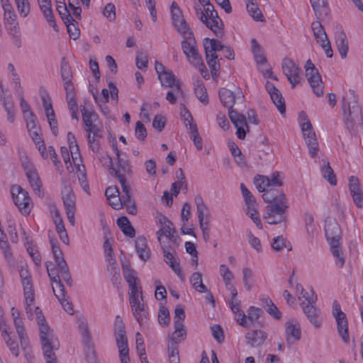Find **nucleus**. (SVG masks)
Segmentation results:
<instances>
[{"label":"nucleus","mask_w":363,"mask_h":363,"mask_svg":"<svg viewBox=\"0 0 363 363\" xmlns=\"http://www.w3.org/2000/svg\"><path fill=\"white\" fill-rule=\"evenodd\" d=\"M50 242L53 257L57 265L56 267H51L52 263H50V264H47L46 265L48 274L52 284V290L65 311L69 314H72L74 312L72 305L65 299V286L62 284V280H63L67 285H72V277L69 267L63 257V253L57 245V241L52 238Z\"/></svg>","instance_id":"nucleus-1"},{"label":"nucleus","mask_w":363,"mask_h":363,"mask_svg":"<svg viewBox=\"0 0 363 363\" xmlns=\"http://www.w3.org/2000/svg\"><path fill=\"white\" fill-rule=\"evenodd\" d=\"M11 194L15 205L23 215H28L33 208V202L28 193L19 185H13Z\"/></svg>","instance_id":"nucleus-7"},{"label":"nucleus","mask_w":363,"mask_h":363,"mask_svg":"<svg viewBox=\"0 0 363 363\" xmlns=\"http://www.w3.org/2000/svg\"><path fill=\"white\" fill-rule=\"evenodd\" d=\"M335 43L340 57L342 59H345L347 57L349 46L346 34L343 31L339 32L336 34Z\"/></svg>","instance_id":"nucleus-32"},{"label":"nucleus","mask_w":363,"mask_h":363,"mask_svg":"<svg viewBox=\"0 0 363 363\" xmlns=\"http://www.w3.org/2000/svg\"><path fill=\"white\" fill-rule=\"evenodd\" d=\"M40 131V130H34L33 132H30L29 133L32 140H33L36 147H38L41 156L43 158L47 159L48 155L47 153H45V145L44 141L42 140V138L39 133Z\"/></svg>","instance_id":"nucleus-44"},{"label":"nucleus","mask_w":363,"mask_h":363,"mask_svg":"<svg viewBox=\"0 0 363 363\" xmlns=\"http://www.w3.org/2000/svg\"><path fill=\"white\" fill-rule=\"evenodd\" d=\"M194 90L197 99L203 104H207L208 103V97L203 84H198Z\"/></svg>","instance_id":"nucleus-61"},{"label":"nucleus","mask_w":363,"mask_h":363,"mask_svg":"<svg viewBox=\"0 0 363 363\" xmlns=\"http://www.w3.org/2000/svg\"><path fill=\"white\" fill-rule=\"evenodd\" d=\"M349 188L354 203L359 208L362 207L363 197L359 187V179L357 177H351L350 178Z\"/></svg>","instance_id":"nucleus-26"},{"label":"nucleus","mask_w":363,"mask_h":363,"mask_svg":"<svg viewBox=\"0 0 363 363\" xmlns=\"http://www.w3.org/2000/svg\"><path fill=\"white\" fill-rule=\"evenodd\" d=\"M310 2L318 18L328 14L327 0H310Z\"/></svg>","instance_id":"nucleus-41"},{"label":"nucleus","mask_w":363,"mask_h":363,"mask_svg":"<svg viewBox=\"0 0 363 363\" xmlns=\"http://www.w3.org/2000/svg\"><path fill=\"white\" fill-rule=\"evenodd\" d=\"M17 10L23 18L28 16L30 11V6L28 0H14Z\"/></svg>","instance_id":"nucleus-54"},{"label":"nucleus","mask_w":363,"mask_h":363,"mask_svg":"<svg viewBox=\"0 0 363 363\" xmlns=\"http://www.w3.org/2000/svg\"><path fill=\"white\" fill-rule=\"evenodd\" d=\"M298 121L300 126L301 128L303 135H306L307 129H310V128H311L312 124L310 120L308 119L307 114L305 112L301 111L299 113Z\"/></svg>","instance_id":"nucleus-62"},{"label":"nucleus","mask_w":363,"mask_h":363,"mask_svg":"<svg viewBox=\"0 0 363 363\" xmlns=\"http://www.w3.org/2000/svg\"><path fill=\"white\" fill-rule=\"evenodd\" d=\"M82 113L84 128L88 127L89 124H94L98 119V115L95 112L90 111L85 107L82 109Z\"/></svg>","instance_id":"nucleus-51"},{"label":"nucleus","mask_w":363,"mask_h":363,"mask_svg":"<svg viewBox=\"0 0 363 363\" xmlns=\"http://www.w3.org/2000/svg\"><path fill=\"white\" fill-rule=\"evenodd\" d=\"M135 249L139 257L143 260H147L150 257V250L147 245L146 239L144 237H138L135 240Z\"/></svg>","instance_id":"nucleus-36"},{"label":"nucleus","mask_w":363,"mask_h":363,"mask_svg":"<svg viewBox=\"0 0 363 363\" xmlns=\"http://www.w3.org/2000/svg\"><path fill=\"white\" fill-rule=\"evenodd\" d=\"M62 194L65 211H76L75 195L71 188L65 186L62 190Z\"/></svg>","instance_id":"nucleus-31"},{"label":"nucleus","mask_w":363,"mask_h":363,"mask_svg":"<svg viewBox=\"0 0 363 363\" xmlns=\"http://www.w3.org/2000/svg\"><path fill=\"white\" fill-rule=\"evenodd\" d=\"M206 21L203 20L202 23L209 28L217 37L222 38L224 36V25L218 16L217 11L205 14Z\"/></svg>","instance_id":"nucleus-12"},{"label":"nucleus","mask_w":363,"mask_h":363,"mask_svg":"<svg viewBox=\"0 0 363 363\" xmlns=\"http://www.w3.org/2000/svg\"><path fill=\"white\" fill-rule=\"evenodd\" d=\"M263 200L269 204H280L281 203H289L286 194L281 190L274 187H269L262 194Z\"/></svg>","instance_id":"nucleus-19"},{"label":"nucleus","mask_w":363,"mask_h":363,"mask_svg":"<svg viewBox=\"0 0 363 363\" xmlns=\"http://www.w3.org/2000/svg\"><path fill=\"white\" fill-rule=\"evenodd\" d=\"M254 183L259 192L264 193L269 186V177L257 175L255 177Z\"/></svg>","instance_id":"nucleus-52"},{"label":"nucleus","mask_w":363,"mask_h":363,"mask_svg":"<svg viewBox=\"0 0 363 363\" xmlns=\"http://www.w3.org/2000/svg\"><path fill=\"white\" fill-rule=\"evenodd\" d=\"M285 334L289 346L301 340V331L297 320L292 319L285 323Z\"/></svg>","instance_id":"nucleus-14"},{"label":"nucleus","mask_w":363,"mask_h":363,"mask_svg":"<svg viewBox=\"0 0 363 363\" xmlns=\"http://www.w3.org/2000/svg\"><path fill=\"white\" fill-rule=\"evenodd\" d=\"M11 313L16 333L20 340L21 348L23 350H26L28 347V337L26 333L23 318L21 315L20 311L15 307L11 308Z\"/></svg>","instance_id":"nucleus-10"},{"label":"nucleus","mask_w":363,"mask_h":363,"mask_svg":"<svg viewBox=\"0 0 363 363\" xmlns=\"http://www.w3.org/2000/svg\"><path fill=\"white\" fill-rule=\"evenodd\" d=\"M164 262L172 268V269L177 274L182 281L184 280V275L183 274L179 263L167 247H162Z\"/></svg>","instance_id":"nucleus-29"},{"label":"nucleus","mask_w":363,"mask_h":363,"mask_svg":"<svg viewBox=\"0 0 363 363\" xmlns=\"http://www.w3.org/2000/svg\"><path fill=\"white\" fill-rule=\"evenodd\" d=\"M247 343L255 347L262 345L267 338V333L261 330H255L245 335Z\"/></svg>","instance_id":"nucleus-27"},{"label":"nucleus","mask_w":363,"mask_h":363,"mask_svg":"<svg viewBox=\"0 0 363 363\" xmlns=\"http://www.w3.org/2000/svg\"><path fill=\"white\" fill-rule=\"evenodd\" d=\"M123 273L130 288L129 301L133 314L140 325H143L147 318L148 311L143 303L142 287L138 284V279L133 269L123 266Z\"/></svg>","instance_id":"nucleus-2"},{"label":"nucleus","mask_w":363,"mask_h":363,"mask_svg":"<svg viewBox=\"0 0 363 363\" xmlns=\"http://www.w3.org/2000/svg\"><path fill=\"white\" fill-rule=\"evenodd\" d=\"M192 286L199 293L207 292V287L203 284L202 275L200 272H194L190 278Z\"/></svg>","instance_id":"nucleus-45"},{"label":"nucleus","mask_w":363,"mask_h":363,"mask_svg":"<svg viewBox=\"0 0 363 363\" xmlns=\"http://www.w3.org/2000/svg\"><path fill=\"white\" fill-rule=\"evenodd\" d=\"M262 312L260 308L250 306L247 311V315L243 312L238 314L237 321L240 325L249 328L258 321Z\"/></svg>","instance_id":"nucleus-15"},{"label":"nucleus","mask_w":363,"mask_h":363,"mask_svg":"<svg viewBox=\"0 0 363 363\" xmlns=\"http://www.w3.org/2000/svg\"><path fill=\"white\" fill-rule=\"evenodd\" d=\"M121 363H129V349L126 332L115 333Z\"/></svg>","instance_id":"nucleus-22"},{"label":"nucleus","mask_w":363,"mask_h":363,"mask_svg":"<svg viewBox=\"0 0 363 363\" xmlns=\"http://www.w3.org/2000/svg\"><path fill=\"white\" fill-rule=\"evenodd\" d=\"M333 315L335 318L337 323H342L347 320L346 314L342 311L340 306L337 301H334L333 303Z\"/></svg>","instance_id":"nucleus-56"},{"label":"nucleus","mask_w":363,"mask_h":363,"mask_svg":"<svg viewBox=\"0 0 363 363\" xmlns=\"http://www.w3.org/2000/svg\"><path fill=\"white\" fill-rule=\"evenodd\" d=\"M174 330L169 337V342H174L175 344H179L185 340L186 337V331L184 323H180L178 321L174 323Z\"/></svg>","instance_id":"nucleus-33"},{"label":"nucleus","mask_w":363,"mask_h":363,"mask_svg":"<svg viewBox=\"0 0 363 363\" xmlns=\"http://www.w3.org/2000/svg\"><path fill=\"white\" fill-rule=\"evenodd\" d=\"M306 76L314 94L318 96L323 94V86L321 77L312 62L308 60L305 65Z\"/></svg>","instance_id":"nucleus-9"},{"label":"nucleus","mask_w":363,"mask_h":363,"mask_svg":"<svg viewBox=\"0 0 363 363\" xmlns=\"http://www.w3.org/2000/svg\"><path fill=\"white\" fill-rule=\"evenodd\" d=\"M182 49L186 57L198 51L196 40L194 35H190L182 41Z\"/></svg>","instance_id":"nucleus-37"},{"label":"nucleus","mask_w":363,"mask_h":363,"mask_svg":"<svg viewBox=\"0 0 363 363\" xmlns=\"http://www.w3.org/2000/svg\"><path fill=\"white\" fill-rule=\"evenodd\" d=\"M160 223L162 224V227L157 232L158 240L161 242V237L163 235L167 238L170 241L176 243L178 236L176 235L173 223L165 216H162L160 218Z\"/></svg>","instance_id":"nucleus-17"},{"label":"nucleus","mask_w":363,"mask_h":363,"mask_svg":"<svg viewBox=\"0 0 363 363\" xmlns=\"http://www.w3.org/2000/svg\"><path fill=\"white\" fill-rule=\"evenodd\" d=\"M194 201L196 205V213L198 216L200 228L203 233H205L206 231L208 230V221L207 220H204V216L205 213L208 211V208L202 197L200 195L196 196Z\"/></svg>","instance_id":"nucleus-23"},{"label":"nucleus","mask_w":363,"mask_h":363,"mask_svg":"<svg viewBox=\"0 0 363 363\" xmlns=\"http://www.w3.org/2000/svg\"><path fill=\"white\" fill-rule=\"evenodd\" d=\"M173 89L172 91H169L167 93L166 99L172 104H174L177 102V96L182 92L181 86L179 82H177L174 86H173Z\"/></svg>","instance_id":"nucleus-60"},{"label":"nucleus","mask_w":363,"mask_h":363,"mask_svg":"<svg viewBox=\"0 0 363 363\" xmlns=\"http://www.w3.org/2000/svg\"><path fill=\"white\" fill-rule=\"evenodd\" d=\"M303 138L308 147L311 157H314L317 155L319 147L315 133L314 132L312 125L310 129H307L306 134L303 135Z\"/></svg>","instance_id":"nucleus-28"},{"label":"nucleus","mask_w":363,"mask_h":363,"mask_svg":"<svg viewBox=\"0 0 363 363\" xmlns=\"http://www.w3.org/2000/svg\"><path fill=\"white\" fill-rule=\"evenodd\" d=\"M35 318L39 326L40 340L44 355L54 353V350L58 349V344L55 339L52 330L46 323L42 311L38 306L35 309Z\"/></svg>","instance_id":"nucleus-4"},{"label":"nucleus","mask_w":363,"mask_h":363,"mask_svg":"<svg viewBox=\"0 0 363 363\" xmlns=\"http://www.w3.org/2000/svg\"><path fill=\"white\" fill-rule=\"evenodd\" d=\"M40 11L50 26L55 28V21L52 10L51 0H38Z\"/></svg>","instance_id":"nucleus-30"},{"label":"nucleus","mask_w":363,"mask_h":363,"mask_svg":"<svg viewBox=\"0 0 363 363\" xmlns=\"http://www.w3.org/2000/svg\"><path fill=\"white\" fill-rule=\"evenodd\" d=\"M282 69L291 84V87L294 88L300 82L301 68L292 60L286 57L283 60Z\"/></svg>","instance_id":"nucleus-11"},{"label":"nucleus","mask_w":363,"mask_h":363,"mask_svg":"<svg viewBox=\"0 0 363 363\" xmlns=\"http://www.w3.org/2000/svg\"><path fill=\"white\" fill-rule=\"evenodd\" d=\"M28 132L34 130H40V127L37 124L36 117L33 113H29L24 117Z\"/></svg>","instance_id":"nucleus-58"},{"label":"nucleus","mask_w":363,"mask_h":363,"mask_svg":"<svg viewBox=\"0 0 363 363\" xmlns=\"http://www.w3.org/2000/svg\"><path fill=\"white\" fill-rule=\"evenodd\" d=\"M246 214L252 220L258 228L262 229V225L259 218V214L257 209V203L250 206H246L245 209Z\"/></svg>","instance_id":"nucleus-47"},{"label":"nucleus","mask_w":363,"mask_h":363,"mask_svg":"<svg viewBox=\"0 0 363 363\" xmlns=\"http://www.w3.org/2000/svg\"><path fill=\"white\" fill-rule=\"evenodd\" d=\"M189 62L194 67H198L200 72L204 78L208 76V70L203 63L201 55L199 54V50L194 54L188 56Z\"/></svg>","instance_id":"nucleus-34"},{"label":"nucleus","mask_w":363,"mask_h":363,"mask_svg":"<svg viewBox=\"0 0 363 363\" xmlns=\"http://www.w3.org/2000/svg\"><path fill=\"white\" fill-rule=\"evenodd\" d=\"M117 224L121 231L128 237L133 238L135 235V231L133 227L130 225L129 220L125 216H122L117 219Z\"/></svg>","instance_id":"nucleus-39"},{"label":"nucleus","mask_w":363,"mask_h":363,"mask_svg":"<svg viewBox=\"0 0 363 363\" xmlns=\"http://www.w3.org/2000/svg\"><path fill=\"white\" fill-rule=\"evenodd\" d=\"M337 332L342 340L345 343H348L350 342V335L348 330V321L340 322V323H337Z\"/></svg>","instance_id":"nucleus-57"},{"label":"nucleus","mask_w":363,"mask_h":363,"mask_svg":"<svg viewBox=\"0 0 363 363\" xmlns=\"http://www.w3.org/2000/svg\"><path fill=\"white\" fill-rule=\"evenodd\" d=\"M61 77L62 81L68 82L72 81V71L71 68L68 65V62L65 60V58L62 59L61 62Z\"/></svg>","instance_id":"nucleus-59"},{"label":"nucleus","mask_w":363,"mask_h":363,"mask_svg":"<svg viewBox=\"0 0 363 363\" xmlns=\"http://www.w3.org/2000/svg\"><path fill=\"white\" fill-rule=\"evenodd\" d=\"M113 148L118 160V167H113L112 159L108 157H103L101 160H104L106 162L108 163L110 166V174L113 176L119 182V176H122L126 179V177H130L132 174V169L129 162L120 157V150L116 145H113Z\"/></svg>","instance_id":"nucleus-8"},{"label":"nucleus","mask_w":363,"mask_h":363,"mask_svg":"<svg viewBox=\"0 0 363 363\" xmlns=\"http://www.w3.org/2000/svg\"><path fill=\"white\" fill-rule=\"evenodd\" d=\"M2 337L11 354L16 357H18L20 354L18 345L17 342L11 337V334L4 335Z\"/></svg>","instance_id":"nucleus-53"},{"label":"nucleus","mask_w":363,"mask_h":363,"mask_svg":"<svg viewBox=\"0 0 363 363\" xmlns=\"http://www.w3.org/2000/svg\"><path fill=\"white\" fill-rule=\"evenodd\" d=\"M295 287L298 294H300L309 303H314L317 301V296L315 294V292L313 289H311V296H309L308 293L305 291L303 286L296 282Z\"/></svg>","instance_id":"nucleus-55"},{"label":"nucleus","mask_w":363,"mask_h":363,"mask_svg":"<svg viewBox=\"0 0 363 363\" xmlns=\"http://www.w3.org/2000/svg\"><path fill=\"white\" fill-rule=\"evenodd\" d=\"M119 183L121 184L122 188V194H119V198L123 206L125 203H130V202L133 201V200L131 199L130 187L127 184L126 179H124L122 176H119Z\"/></svg>","instance_id":"nucleus-38"},{"label":"nucleus","mask_w":363,"mask_h":363,"mask_svg":"<svg viewBox=\"0 0 363 363\" xmlns=\"http://www.w3.org/2000/svg\"><path fill=\"white\" fill-rule=\"evenodd\" d=\"M220 274L223 277L225 285H230L231 281L233 279L234 276L229 268L225 264L220 266Z\"/></svg>","instance_id":"nucleus-63"},{"label":"nucleus","mask_w":363,"mask_h":363,"mask_svg":"<svg viewBox=\"0 0 363 363\" xmlns=\"http://www.w3.org/2000/svg\"><path fill=\"white\" fill-rule=\"evenodd\" d=\"M325 236L329 244L340 242L341 230L335 219H327L325 224Z\"/></svg>","instance_id":"nucleus-16"},{"label":"nucleus","mask_w":363,"mask_h":363,"mask_svg":"<svg viewBox=\"0 0 363 363\" xmlns=\"http://www.w3.org/2000/svg\"><path fill=\"white\" fill-rule=\"evenodd\" d=\"M321 172L323 177L331 184L336 185L337 179L330 163L327 160H323Z\"/></svg>","instance_id":"nucleus-43"},{"label":"nucleus","mask_w":363,"mask_h":363,"mask_svg":"<svg viewBox=\"0 0 363 363\" xmlns=\"http://www.w3.org/2000/svg\"><path fill=\"white\" fill-rule=\"evenodd\" d=\"M155 68L158 75V79L163 86L173 87L176 84L175 76L172 71L167 70L162 63L156 62Z\"/></svg>","instance_id":"nucleus-18"},{"label":"nucleus","mask_w":363,"mask_h":363,"mask_svg":"<svg viewBox=\"0 0 363 363\" xmlns=\"http://www.w3.org/2000/svg\"><path fill=\"white\" fill-rule=\"evenodd\" d=\"M84 130L87 133L86 138L90 149L94 152H99L100 149L99 140L103 137L101 130L96 123L89 124L88 127L84 128Z\"/></svg>","instance_id":"nucleus-13"},{"label":"nucleus","mask_w":363,"mask_h":363,"mask_svg":"<svg viewBox=\"0 0 363 363\" xmlns=\"http://www.w3.org/2000/svg\"><path fill=\"white\" fill-rule=\"evenodd\" d=\"M330 250L334 256V257L336 259L335 264L339 267H342L345 264V258L343 256L342 251L340 248V242H337L336 244L330 243Z\"/></svg>","instance_id":"nucleus-48"},{"label":"nucleus","mask_w":363,"mask_h":363,"mask_svg":"<svg viewBox=\"0 0 363 363\" xmlns=\"http://www.w3.org/2000/svg\"><path fill=\"white\" fill-rule=\"evenodd\" d=\"M83 342L86 357L89 363H98L95 355L94 345L91 342V340L86 341L83 340Z\"/></svg>","instance_id":"nucleus-50"},{"label":"nucleus","mask_w":363,"mask_h":363,"mask_svg":"<svg viewBox=\"0 0 363 363\" xmlns=\"http://www.w3.org/2000/svg\"><path fill=\"white\" fill-rule=\"evenodd\" d=\"M26 177L35 194L40 198L44 196L42 183L35 168L31 166L26 167Z\"/></svg>","instance_id":"nucleus-20"},{"label":"nucleus","mask_w":363,"mask_h":363,"mask_svg":"<svg viewBox=\"0 0 363 363\" xmlns=\"http://www.w3.org/2000/svg\"><path fill=\"white\" fill-rule=\"evenodd\" d=\"M265 87L272 102L277 106L280 113L284 114L286 112L285 102L279 90L272 83L269 82H267Z\"/></svg>","instance_id":"nucleus-21"},{"label":"nucleus","mask_w":363,"mask_h":363,"mask_svg":"<svg viewBox=\"0 0 363 363\" xmlns=\"http://www.w3.org/2000/svg\"><path fill=\"white\" fill-rule=\"evenodd\" d=\"M263 303H265V310L267 312L273 316L275 319L279 320L281 317V313L278 308L273 303L272 300L268 298H262Z\"/></svg>","instance_id":"nucleus-49"},{"label":"nucleus","mask_w":363,"mask_h":363,"mask_svg":"<svg viewBox=\"0 0 363 363\" xmlns=\"http://www.w3.org/2000/svg\"><path fill=\"white\" fill-rule=\"evenodd\" d=\"M353 100L347 101L345 97L342 98V111L345 124L350 131L352 130L356 124L360 123L362 121V109L358 104L357 96L354 91H352Z\"/></svg>","instance_id":"nucleus-5"},{"label":"nucleus","mask_w":363,"mask_h":363,"mask_svg":"<svg viewBox=\"0 0 363 363\" xmlns=\"http://www.w3.org/2000/svg\"><path fill=\"white\" fill-rule=\"evenodd\" d=\"M203 47L206 55V60L213 78L216 79L218 76V71L220 65L218 60V51H222L225 57L229 60L235 59V52L230 46L224 45L220 40L212 38H205L203 40Z\"/></svg>","instance_id":"nucleus-3"},{"label":"nucleus","mask_w":363,"mask_h":363,"mask_svg":"<svg viewBox=\"0 0 363 363\" xmlns=\"http://www.w3.org/2000/svg\"><path fill=\"white\" fill-rule=\"evenodd\" d=\"M172 23L177 31L184 39L190 37V35H194V33L184 18Z\"/></svg>","instance_id":"nucleus-40"},{"label":"nucleus","mask_w":363,"mask_h":363,"mask_svg":"<svg viewBox=\"0 0 363 363\" xmlns=\"http://www.w3.org/2000/svg\"><path fill=\"white\" fill-rule=\"evenodd\" d=\"M219 96L220 102L222 103L223 106L228 108V109L233 108V105L235 103V93L229 89L222 88L219 91ZM243 97L244 96L242 95V92L240 91H238L237 98L240 99Z\"/></svg>","instance_id":"nucleus-25"},{"label":"nucleus","mask_w":363,"mask_h":363,"mask_svg":"<svg viewBox=\"0 0 363 363\" xmlns=\"http://www.w3.org/2000/svg\"><path fill=\"white\" fill-rule=\"evenodd\" d=\"M301 306L303 308L305 315L307 316L311 324L317 328H320L321 325L320 310L312 303H309V302L306 306H304V303H301Z\"/></svg>","instance_id":"nucleus-24"},{"label":"nucleus","mask_w":363,"mask_h":363,"mask_svg":"<svg viewBox=\"0 0 363 363\" xmlns=\"http://www.w3.org/2000/svg\"><path fill=\"white\" fill-rule=\"evenodd\" d=\"M311 28L318 44H320L321 43L325 42L328 40L324 28L319 21H313L311 24Z\"/></svg>","instance_id":"nucleus-35"},{"label":"nucleus","mask_w":363,"mask_h":363,"mask_svg":"<svg viewBox=\"0 0 363 363\" xmlns=\"http://www.w3.org/2000/svg\"><path fill=\"white\" fill-rule=\"evenodd\" d=\"M289 208V203L280 204H269L265 207L264 218L270 225L287 222V211Z\"/></svg>","instance_id":"nucleus-6"},{"label":"nucleus","mask_w":363,"mask_h":363,"mask_svg":"<svg viewBox=\"0 0 363 363\" xmlns=\"http://www.w3.org/2000/svg\"><path fill=\"white\" fill-rule=\"evenodd\" d=\"M25 296V304H33L34 303L35 297L33 289V284L26 282V287H23Z\"/></svg>","instance_id":"nucleus-64"},{"label":"nucleus","mask_w":363,"mask_h":363,"mask_svg":"<svg viewBox=\"0 0 363 363\" xmlns=\"http://www.w3.org/2000/svg\"><path fill=\"white\" fill-rule=\"evenodd\" d=\"M252 52L256 62L258 65H263L267 62V58L264 55L263 50L260 45L255 39L251 40Z\"/></svg>","instance_id":"nucleus-42"},{"label":"nucleus","mask_w":363,"mask_h":363,"mask_svg":"<svg viewBox=\"0 0 363 363\" xmlns=\"http://www.w3.org/2000/svg\"><path fill=\"white\" fill-rule=\"evenodd\" d=\"M247 9L252 17L257 21H263V16L262 11L258 8L256 0H250L247 1Z\"/></svg>","instance_id":"nucleus-46"}]
</instances>
